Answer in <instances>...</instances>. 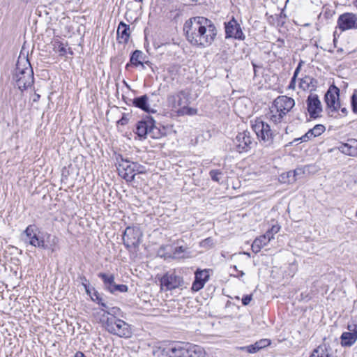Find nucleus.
<instances>
[{
    "label": "nucleus",
    "instance_id": "f257e3e1",
    "mask_svg": "<svg viewBox=\"0 0 357 357\" xmlns=\"http://www.w3.org/2000/svg\"><path fill=\"white\" fill-rule=\"evenodd\" d=\"M187 40L195 46L206 47L212 44L217 36L213 22L204 17H195L183 26Z\"/></svg>",
    "mask_w": 357,
    "mask_h": 357
},
{
    "label": "nucleus",
    "instance_id": "f03ea898",
    "mask_svg": "<svg viewBox=\"0 0 357 357\" xmlns=\"http://www.w3.org/2000/svg\"><path fill=\"white\" fill-rule=\"evenodd\" d=\"M294 105L295 101L293 98L286 96H278L271 106L270 111L267 114V118L271 123L275 126H285L287 123L285 121L287 114L291 111Z\"/></svg>",
    "mask_w": 357,
    "mask_h": 357
},
{
    "label": "nucleus",
    "instance_id": "7ed1b4c3",
    "mask_svg": "<svg viewBox=\"0 0 357 357\" xmlns=\"http://www.w3.org/2000/svg\"><path fill=\"white\" fill-rule=\"evenodd\" d=\"M13 79L18 89L22 91L33 85V71L27 58L18 59Z\"/></svg>",
    "mask_w": 357,
    "mask_h": 357
},
{
    "label": "nucleus",
    "instance_id": "20e7f679",
    "mask_svg": "<svg viewBox=\"0 0 357 357\" xmlns=\"http://www.w3.org/2000/svg\"><path fill=\"white\" fill-rule=\"evenodd\" d=\"M282 126L271 125L263 121L257 119L252 125V128L257 136L259 142L265 146H270L273 144L274 137L279 133Z\"/></svg>",
    "mask_w": 357,
    "mask_h": 357
},
{
    "label": "nucleus",
    "instance_id": "39448f33",
    "mask_svg": "<svg viewBox=\"0 0 357 357\" xmlns=\"http://www.w3.org/2000/svg\"><path fill=\"white\" fill-rule=\"evenodd\" d=\"M100 322L109 333L120 337L129 338L132 335L130 326L121 319L107 317L100 319Z\"/></svg>",
    "mask_w": 357,
    "mask_h": 357
},
{
    "label": "nucleus",
    "instance_id": "423d86ee",
    "mask_svg": "<svg viewBox=\"0 0 357 357\" xmlns=\"http://www.w3.org/2000/svg\"><path fill=\"white\" fill-rule=\"evenodd\" d=\"M167 101L178 115H195L197 112L196 109L188 106V96L183 91L168 96Z\"/></svg>",
    "mask_w": 357,
    "mask_h": 357
},
{
    "label": "nucleus",
    "instance_id": "0eeeda50",
    "mask_svg": "<svg viewBox=\"0 0 357 357\" xmlns=\"http://www.w3.org/2000/svg\"><path fill=\"white\" fill-rule=\"evenodd\" d=\"M136 133L140 138L144 139L148 136L153 139H159L165 135L164 132L155 125L154 119L149 116H146L137 123Z\"/></svg>",
    "mask_w": 357,
    "mask_h": 357
},
{
    "label": "nucleus",
    "instance_id": "6e6552de",
    "mask_svg": "<svg viewBox=\"0 0 357 357\" xmlns=\"http://www.w3.org/2000/svg\"><path fill=\"white\" fill-rule=\"evenodd\" d=\"M25 236L24 241L36 248L47 249V245L45 243V235L41 233L36 226L29 225L23 232Z\"/></svg>",
    "mask_w": 357,
    "mask_h": 357
},
{
    "label": "nucleus",
    "instance_id": "1a4fd4ad",
    "mask_svg": "<svg viewBox=\"0 0 357 357\" xmlns=\"http://www.w3.org/2000/svg\"><path fill=\"white\" fill-rule=\"evenodd\" d=\"M256 144L248 130L239 132L234 139L235 150L238 153L248 152Z\"/></svg>",
    "mask_w": 357,
    "mask_h": 357
},
{
    "label": "nucleus",
    "instance_id": "9d476101",
    "mask_svg": "<svg viewBox=\"0 0 357 357\" xmlns=\"http://www.w3.org/2000/svg\"><path fill=\"white\" fill-rule=\"evenodd\" d=\"M142 232L138 227H127L123 234V242L126 248H135L141 243Z\"/></svg>",
    "mask_w": 357,
    "mask_h": 357
},
{
    "label": "nucleus",
    "instance_id": "9b49d317",
    "mask_svg": "<svg viewBox=\"0 0 357 357\" xmlns=\"http://www.w3.org/2000/svg\"><path fill=\"white\" fill-rule=\"evenodd\" d=\"M116 162L119 175L127 182H132L135 176V173H134V169L132 165L133 162L128 159H124L121 155H119L116 157Z\"/></svg>",
    "mask_w": 357,
    "mask_h": 357
},
{
    "label": "nucleus",
    "instance_id": "f8f14e48",
    "mask_svg": "<svg viewBox=\"0 0 357 357\" xmlns=\"http://www.w3.org/2000/svg\"><path fill=\"white\" fill-rule=\"evenodd\" d=\"M339 96L340 89L334 84L331 85L325 94L324 100L327 107L329 108L331 112H339V109L341 107Z\"/></svg>",
    "mask_w": 357,
    "mask_h": 357
},
{
    "label": "nucleus",
    "instance_id": "ddd939ff",
    "mask_svg": "<svg viewBox=\"0 0 357 357\" xmlns=\"http://www.w3.org/2000/svg\"><path fill=\"white\" fill-rule=\"evenodd\" d=\"M337 28L342 32L351 29H357V14L354 13L341 14L337 20Z\"/></svg>",
    "mask_w": 357,
    "mask_h": 357
},
{
    "label": "nucleus",
    "instance_id": "4468645a",
    "mask_svg": "<svg viewBox=\"0 0 357 357\" xmlns=\"http://www.w3.org/2000/svg\"><path fill=\"white\" fill-rule=\"evenodd\" d=\"M225 29L226 38H234L239 40H243L245 38L240 24L234 17L229 22H225Z\"/></svg>",
    "mask_w": 357,
    "mask_h": 357
},
{
    "label": "nucleus",
    "instance_id": "2eb2a0df",
    "mask_svg": "<svg viewBox=\"0 0 357 357\" xmlns=\"http://www.w3.org/2000/svg\"><path fill=\"white\" fill-rule=\"evenodd\" d=\"M349 331L341 335V345L344 347H350L357 341V322L351 321L347 325Z\"/></svg>",
    "mask_w": 357,
    "mask_h": 357
},
{
    "label": "nucleus",
    "instance_id": "dca6fc26",
    "mask_svg": "<svg viewBox=\"0 0 357 357\" xmlns=\"http://www.w3.org/2000/svg\"><path fill=\"white\" fill-rule=\"evenodd\" d=\"M307 109L310 117H319L323 111L322 105L319 96L314 93H310L306 100Z\"/></svg>",
    "mask_w": 357,
    "mask_h": 357
},
{
    "label": "nucleus",
    "instance_id": "f3484780",
    "mask_svg": "<svg viewBox=\"0 0 357 357\" xmlns=\"http://www.w3.org/2000/svg\"><path fill=\"white\" fill-rule=\"evenodd\" d=\"M183 283V279L181 276L177 275L174 272L167 273L160 279V284L162 288H165L166 290H172L178 288Z\"/></svg>",
    "mask_w": 357,
    "mask_h": 357
},
{
    "label": "nucleus",
    "instance_id": "a211bd4d",
    "mask_svg": "<svg viewBox=\"0 0 357 357\" xmlns=\"http://www.w3.org/2000/svg\"><path fill=\"white\" fill-rule=\"evenodd\" d=\"M163 352L167 357H185L186 343H174L163 349Z\"/></svg>",
    "mask_w": 357,
    "mask_h": 357
},
{
    "label": "nucleus",
    "instance_id": "6ab92c4d",
    "mask_svg": "<svg viewBox=\"0 0 357 357\" xmlns=\"http://www.w3.org/2000/svg\"><path fill=\"white\" fill-rule=\"evenodd\" d=\"M209 279V274L207 270H197L195 273V280L192 284V290L198 291L202 289L205 283Z\"/></svg>",
    "mask_w": 357,
    "mask_h": 357
},
{
    "label": "nucleus",
    "instance_id": "aec40b11",
    "mask_svg": "<svg viewBox=\"0 0 357 357\" xmlns=\"http://www.w3.org/2000/svg\"><path fill=\"white\" fill-rule=\"evenodd\" d=\"M338 149L347 155L357 157V139H349L347 142L340 144Z\"/></svg>",
    "mask_w": 357,
    "mask_h": 357
},
{
    "label": "nucleus",
    "instance_id": "412c9836",
    "mask_svg": "<svg viewBox=\"0 0 357 357\" xmlns=\"http://www.w3.org/2000/svg\"><path fill=\"white\" fill-rule=\"evenodd\" d=\"M130 36V25L121 22L117 29V40L119 43H127Z\"/></svg>",
    "mask_w": 357,
    "mask_h": 357
},
{
    "label": "nucleus",
    "instance_id": "4be33fe9",
    "mask_svg": "<svg viewBox=\"0 0 357 357\" xmlns=\"http://www.w3.org/2000/svg\"><path fill=\"white\" fill-rule=\"evenodd\" d=\"M149 98L147 95H143L133 99V105L148 113H154L155 110L151 109L149 104Z\"/></svg>",
    "mask_w": 357,
    "mask_h": 357
},
{
    "label": "nucleus",
    "instance_id": "5701e85b",
    "mask_svg": "<svg viewBox=\"0 0 357 357\" xmlns=\"http://www.w3.org/2000/svg\"><path fill=\"white\" fill-rule=\"evenodd\" d=\"M102 312L100 319H107V317H113L114 319H120L123 317V312L118 307H109L107 305V307L101 309Z\"/></svg>",
    "mask_w": 357,
    "mask_h": 357
},
{
    "label": "nucleus",
    "instance_id": "b1692460",
    "mask_svg": "<svg viewBox=\"0 0 357 357\" xmlns=\"http://www.w3.org/2000/svg\"><path fill=\"white\" fill-rule=\"evenodd\" d=\"M317 86V81L310 76H305L299 82V87L303 91H315Z\"/></svg>",
    "mask_w": 357,
    "mask_h": 357
},
{
    "label": "nucleus",
    "instance_id": "393cba45",
    "mask_svg": "<svg viewBox=\"0 0 357 357\" xmlns=\"http://www.w3.org/2000/svg\"><path fill=\"white\" fill-rule=\"evenodd\" d=\"M146 56L141 50H135L130 58V62L126 66V68L128 69L130 66L138 67L139 65H142L143 61H144Z\"/></svg>",
    "mask_w": 357,
    "mask_h": 357
},
{
    "label": "nucleus",
    "instance_id": "a878e982",
    "mask_svg": "<svg viewBox=\"0 0 357 357\" xmlns=\"http://www.w3.org/2000/svg\"><path fill=\"white\" fill-rule=\"evenodd\" d=\"M271 340L268 339H261L259 341L256 342L254 344H251L247 347H241V349L245 350L248 353L254 354L259 351L260 349L265 348L270 345Z\"/></svg>",
    "mask_w": 357,
    "mask_h": 357
},
{
    "label": "nucleus",
    "instance_id": "bb28decb",
    "mask_svg": "<svg viewBox=\"0 0 357 357\" xmlns=\"http://www.w3.org/2000/svg\"><path fill=\"white\" fill-rule=\"evenodd\" d=\"M186 351L185 357H204L205 356L204 349L195 344L186 343Z\"/></svg>",
    "mask_w": 357,
    "mask_h": 357
},
{
    "label": "nucleus",
    "instance_id": "cd10ccee",
    "mask_svg": "<svg viewBox=\"0 0 357 357\" xmlns=\"http://www.w3.org/2000/svg\"><path fill=\"white\" fill-rule=\"evenodd\" d=\"M98 277L103 281L105 288L110 291L116 284L114 282V275L112 274L108 275L104 273H98Z\"/></svg>",
    "mask_w": 357,
    "mask_h": 357
},
{
    "label": "nucleus",
    "instance_id": "c85d7f7f",
    "mask_svg": "<svg viewBox=\"0 0 357 357\" xmlns=\"http://www.w3.org/2000/svg\"><path fill=\"white\" fill-rule=\"evenodd\" d=\"M310 357H329V353L326 344L319 345L316 348Z\"/></svg>",
    "mask_w": 357,
    "mask_h": 357
},
{
    "label": "nucleus",
    "instance_id": "c756f323",
    "mask_svg": "<svg viewBox=\"0 0 357 357\" xmlns=\"http://www.w3.org/2000/svg\"><path fill=\"white\" fill-rule=\"evenodd\" d=\"M91 298L93 301L96 302L99 305H100L102 308L107 307V303L105 302L103 298L101 297L100 294L95 291L92 295H91Z\"/></svg>",
    "mask_w": 357,
    "mask_h": 357
},
{
    "label": "nucleus",
    "instance_id": "7c9ffc66",
    "mask_svg": "<svg viewBox=\"0 0 357 357\" xmlns=\"http://www.w3.org/2000/svg\"><path fill=\"white\" fill-rule=\"evenodd\" d=\"M54 50L56 52H59L61 56H64L67 53L66 47L59 42H56L54 43Z\"/></svg>",
    "mask_w": 357,
    "mask_h": 357
},
{
    "label": "nucleus",
    "instance_id": "2f4dec72",
    "mask_svg": "<svg viewBox=\"0 0 357 357\" xmlns=\"http://www.w3.org/2000/svg\"><path fill=\"white\" fill-rule=\"evenodd\" d=\"M128 286L126 284H115L114 287H112V290L109 291L112 294H116V292H126L128 291Z\"/></svg>",
    "mask_w": 357,
    "mask_h": 357
},
{
    "label": "nucleus",
    "instance_id": "473e14b6",
    "mask_svg": "<svg viewBox=\"0 0 357 357\" xmlns=\"http://www.w3.org/2000/svg\"><path fill=\"white\" fill-rule=\"evenodd\" d=\"M351 106L353 112L357 114V90L354 91L351 97Z\"/></svg>",
    "mask_w": 357,
    "mask_h": 357
},
{
    "label": "nucleus",
    "instance_id": "72a5a7b5",
    "mask_svg": "<svg viewBox=\"0 0 357 357\" xmlns=\"http://www.w3.org/2000/svg\"><path fill=\"white\" fill-rule=\"evenodd\" d=\"M211 179L215 182H219L222 172L218 169H212L209 172Z\"/></svg>",
    "mask_w": 357,
    "mask_h": 357
},
{
    "label": "nucleus",
    "instance_id": "f704fd0d",
    "mask_svg": "<svg viewBox=\"0 0 357 357\" xmlns=\"http://www.w3.org/2000/svg\"><path fill=\"white\" fill-rule=\"evenodd\" d=\"M132 168L134 169V173L136 174H144L146 173V168L144 166L137 163V162H133V164H132Z\"/></svg>",
    "mask_w": 357,
    "mask_h": 357
},
{
    "label": "nucleus",
    "instance_id": "c9c22d12",
    "mask_svg": "<svg viewBox=\"0 0 357 357\" xmlns=\"http://www.w3.org/2000/svg\"><path fill=\"white\" fill-rule=\"evenodd\" d=\"M325 127L321 124H317L312 128L314 136L318 137L325 131Z\"/></svg>",
    "mask_w": 357,
    "mask_h": 357
},
{
    "label": "nucleus",
    "instance_id": "e433bc0d",
    "mask_svg": "<svg viewBox=\"0 0 357 357\" xmlns=\"http://www.w3.org/2000/svg\"><path fill=\"white\" fill-rule=\"evenodd\" d=\"M255 240L257 241V243L260 244L262 248L270 242L268 237H266L264 234L255 238Z\"/></svg>",
    "mask_w": 357,
    "mask_h": 357
},
{
    "label": "nucleus",
    "instance_id": "4c0bfd02",
    "mask_svg": "<svg viewBox=\"0 0 357 357\" xmlns=\"http://www.w3.org/2000/svg\"><path fill=\"white\" fill-rule=\"evenodd\" d=\"M315 137L316 136H314V133L312 132V129H310L303 136H302L301 138L296 139L295 141L301 140L302 142H307L312 137Z\"/></svg>",
    "mask_w": 357,
    "mask_h": 357
},
{
    "label": "nucleus",
    "instance_id": "58836bf2",
    "mask_svg": "<svg viewBox=\"0 0 357 357\" xmlns=\"http://www.w3.org/2000/svg\"><path fill=\"white\" fill-rule=\"evenodd\" d=\"M185 251V248L183 246H178L175 248L173 255L174 257H181V255Z\"/></svg>",
    "mask_w": 357,
    "mask_h": 357
},
{
    "label": "nucleus",
    "instance_id": "ea45409f",
    "mask_svg": "<svg viewBox=\"0 0 357 357\" xmlns=\"http://www.w3.org/2000/svg\"><path fill=\"white\" fill-rule=\"evenodd\" d=\"M304 173L303 169L301 168H297L293 172H289V176H290L291 174H293V176L294 177V180L297 179V176L301 175Z\"/></svg>",
    "mask_w": 357,
    "mask_h": 357
},
{
    "label": "nucleus",
    "instance_id": "a19ab883",
    "mask_svg": "<svg viewBox=\"0 0 357 357\" xmlns=\"http://www.w3.org/2000/svg\"><path fill=\"white\" fill-rule=\"evenodd\" d=\"M261 248L262 247L261 246V245L257 243L256 240H255L252 244V250L255 253H258Z\"/></svg>",
    "mask_w": 357,
    "mask_h": 357
},
{
    "label": "nucleus",
    "instance_id": "79ce46f5",
    "mask_svg": "<svg viewBox=\"0 0 357 357\" xmlns=\"http://www.w3.org/2000/svg\"><path fill=\"white\" fill-rule=\"evenodd\" d=\"M81 280L82 281V284L83 286L84 287V289L86 290V292L89 294H91L90 292V289H89V281L86 280V278L83 276V277H81Z\"/></svg>",
    "mask_w": 357,
    "mask_h": 357
},
{
    "label": "nucleus",
    "instance_id": "37998d69",
    "mask_svg": "<svg viewBox=\"0 0 357 357\" xmlns=\"http://www.w3.org/2000/svg\"><path fill=\"white\" fill-rule=\"evenodd\" d=\"M252 300V295H245L242 298V303L243 305H248Z\"/></svg>",
    "mask_w": 357,
    "mask_h": 357
},
{
    "label": "nucleus",
    "instance_id": "c03bdc74",
    "mask_svg": "<svg viewBox=\"0 0 357 357\" xmlns=\"http://www.w3.org/2000/svg\"><path fill=\"white\" fill-rule=\"evenodd\" d=\"M280 229V227L278 225H274L271 227V229H269L271 233H272L273 235L277 234Z\"/></svg>",
    "mask_w": 357,
    "mask_h": 357
},
{
    "label": "nucleus",
    "instance_id": "a18cd8bd",
    "mask_svg": "<svg viewBox=\"0 0 357 357\" xmlns=\"http://www.w3.org/2000/svg\"><path fill=\"white\" fill-rule=\"evenodd\" d=\"M339 112H340V113H339V114L342 116H345L348 114L347 108L346 107H343L342 105H341V107H340V109H339Z\"/></svg>",
    "mask_w": 357,
    "mask_h": 357
},
{
    "label": "nucleus",
    "instance_id": "49530a36",
    "mask_svg": "<svg viewBox=\"0 0 357 357\" xmlns=\"http://www.w3.org/2000/svg\"><path fill=\"white\" fill-rule=\"evenodd\" d=\"M301 66H302V61L298 63L297 68H296V70H295V71L294 73L293 77H294L296 78L297 77V76H298V73H299V72L301 70Z\"/></svg>",
    "mask_w": 357,
    "mask_h": 357
},
{
    "label": "nucleus",
    "instance_id": "de8ad7c7",
    "mask_svg": "<svg viewBox=\"0 0 357 357\" xmlns=\"http://www.w3.org/2000/svg\"><path fill=\"white\" fill-rule=\"evenodd\" d=\"M296 78L294 77H292L291 79V82H290V84L289 85V89H295V86H296Z\"/></svg>",
    "mask_w": 357,
    "mask_h": 357
},
{
    "label": "nucleus",
    "instance_id": "09e8293b",
    "mask_svg": "<svg viewBox=\"0 0 357 357\" xmlns=\"http://www.w3.org/2000/svg\"><path fill=\"white\" fill-rule=\"evenodd\" d=\"M264 235L266 236V237H268V239L271 241L272 238H273L274 237V235L271 233L270 230L268 229L265 234Z\"/></svg>",
    "mask_w": 357,
    "mask_h": 357
},
{
    "label": "nucleus",
    "instance_id": "8fccbe9b",
    "mask_svg": "<svg viewBox=\"0 0 357 357\" xmlns=\"http://www.w3.org/2000/svg\"><path fill=\"white\" fill-rule=\"evenodd\" d=\"M238 273V275H233V274H231V275L234 277L238 278H242L245 275V273L243 271H239Z\"/></svg>",
    "mask_w": 357,
    "mask_h": 357
},
{
    "label": "nucleus",
    "instance_id": "3c124183",
    "mask_svg": "<svg viewBox=\"0 0 357 357\" xmlns=\"http://www.w3.org/2000/svg\"><path fill=\"white\" fill-rule=\"evenodd\" d=\"M74 357H86L82 351H77Z\"/></svg>",
    "mask_w": 357,
    "mask_h": 357
},
{
    "label": "nucleus",
    "instance_id": "603ef678",
    "mask_svg": "<svg viewBox=\"0 0 357 357\" xmlns=\"http://www.w3.org/2000/svg\"><path fill=\"white\" fill-rule=\"evenodd\" d=\"M231 268L234 269V271L235 272H236V273H238V272L239 271L238 270V268H237V266H235V265H234V266H231Z\"/></svg>",
    "mask_w": 357,
    "mask_h": 357
},
{
    "label": "nucleus",
    "instance_id": "864d4df0",
    "mask_svg": "<svg viewBox=\"0 0 357 357\" xmlns=\"http://www.w3.org/2000/svg\"><path fill=\"white\" fill-rule=\"evenodd\" d=\"M144 64L150 66L151 65V63L149 61L144 60Z\"/></svg>",
    "mask_w": 357,
    "mask_h": 357
},
{
    "label": "nucleus",
    "instance_id": "5fc2aeb1",
    "mask_svg": "<svg viewBox=\"0 0 357 357\" xmlns=\"http://www.w3.org/2000/svg\"><path fill=\"white\" fill-rule=\"evenodd\" d=\"M39 98H40V95L36 94V98L33 99V101H36L38 99H39Z\"/></svg>",
    "mask_w": 357,
    "mask_h": 357
},
{
    "label": "nucleus",
    "instance_id": "6e6d98bb",
    "mask_svg": "<svg viewBox=\"0 0 357 357\" xmlns=\"http://www.w3.org/2000/svg\"><path fill=\"white\" fill-rule=\"evenodd\" d=\"M119 123H121V125L124 124V119H121L120 121H119Z\"/></svg>",
    "mask_w": 357,
    "mask_h": 357
},
{
    "label": "nucleus",
    "instance_id": "4d7b16f0",
    "mask_svg": "<svg viewBox=\"0 0 357 357\" xmlns=\"http://www.w3.org/2000/svg\"><path fill=\"white\" fill-rule=\"evenodd\" d=\"M142 69H144L145 68V64H144V61H143V63H142V65H139Z\"/></svg>",
    "mask_w": 357,
    "mask_h": 357
}]
</instances>
